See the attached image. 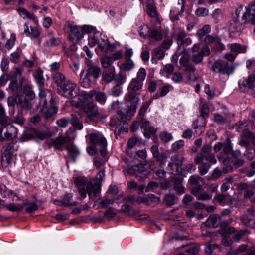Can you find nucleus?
Returning <instances> with one entry per match:
<instances>
[{"label": "nucleus", "mask_w": 255, "mask_h": 255, "mask_svg": "<svg viewBox=\"0 0 255 255\" xmlns=\"http://www.w3.org/2000/svg\"><path fill=\"white\" fill-rule=\"evenodd\" d=\"M143 86V83L136 79H133L129 83L128 92L125 94V100L130 103L127 106V109L123 111H119L118 115L122 120L129 119L135 113L139 101L140 91Z\"/></svg>", "instance_id": "obj_1"}, {"label": "nucleus", "mask_w": 255, "mask_h": 255, "mask_svg": "<svg viewBox=\"0 0 255 255\" xmlns=\"http://www.w3.org/2000/svg\"><path fill=\"white\" fill-rule=\"evenodd\" d=\"M75 184L78 189L79 193L82 199L86 198L88 195L90 199H92L93 195L98 197L101 194V186L93 179H87L83 177H78L75 179Z\"/></svg>", "instance_id": "obj_2"}, {"label": "nucleus", "mask_w": 255, "mask_h": 255, "mask_svg": "<svg viewBox=\"0 0 255 255\" xmlns=\"http://www.w3.org/2000/svg\"><path fill=\"white\" fill-rule=\"evenodd\" d=\"M79 98L80 100L79 106L86 113L87 117L90 120H93L95 118L99 117L98 109L94 105L91 100V95L89 93L82 91Z\"/></svg>", "instance_id": "obj_3"}, {"label": "nucleus", "mask_w": 255, "mask_h": 255, "mask_svg": "<svg viewBox=\"0 0 255 255\" xmlns=\"http://www.w3.org/2000/svg\"><path fill=\"white\" fill-rule=\"evenodd\" d=\"M245 12L243 13L241 17V21H239V13L236 10V17H234L231 26L236 32H239L244 28V24L249 23L252 24H255V12H250V10L245 8Z\"/></svg>", "instance_id": "obj_4"}, {"label": "nucleus", "mask_w": 255, "mask_h": 255, "mask_svg": "<svg viewBox=\"0 0 255 255\" xmlns=\"http://www.w3.org/2000/svg\"><path fill=\"white\" fill-rule=\"evenodd\" d=\"M88 43L91 47L97 45L99 48L103 52H106L111 46L108 38L98 32L95 33L93 36L89 37Z\"/></svg>", "instance_id": "obj_5"}, {"label": "nucleus", "mask_w": 255, "mask_h": 255, "mask_svg": "<svg viewBox=\"0 0 255 255\" xmlns=\"http://www.w3.org/2000/svg\"><path fill=\"white\" fill-rule=\"evenodd\" d=\"M0 141L9 140L17 136V128L10 123H0Z\"/></svg>", "instance_id": "obj_6"}, {"label": "nucleus", "mask_w": 255, "mask_h": 255, "mask_svg": "<svg viewBox=\"0 0 255 255\" xmlns=\"http://www.w3.org/2000/svg\"><path fill=\"white\" fill-rule=\"evenodd\" d=\"M78 88V86L76 83L68 80L65 81V83L58 88V93L63 96L72 98L77 95Z\"/></svg>", "instance_id": "obj_7"}, {"label": "nucleus", "mask_w": 255, "mask_h": 255, "mask_svg": "<svg viewBox=\"0 0 255 255\" xmlns=\"http://www.w3.org/2000/svg\"><path fill=\"white\" fill-rule=\"evenodd\" d=\"M211 69L214 72L218 73L220 75L233 74L235 67L233 65H229L226 61L222 60H216L212 65Z\"/></svg>", "instance_id": "obj_8"}, {"label": "nucleus", "mask_w": 255, "mask_h": 255, "mask_svg": "<svg viewBox=\"0 0 255 255\" xmlns=\"http://www.w3.org/2000/svg\"><path fill=\"white\" fill-rule=\"evenodd\" d=\"M212 147L210 145H204L201 151V152L197 155L195 159V161L197 164L202 163L205 159L211 164L216 163V159L214 154L211 153Z\"/></svg>", "instance_id": "obj_9"}, {"label": "nucleus", "mask_w": 255, "mask_h": 255, "mask_svg": "<svg viewBox=\"0 0 255 255\" xmlns=\"http://www.w3.org/2000/svg\"><path fill=\"white\" fill-rule=\"evenodd\" d=\"M70 29L69 39L73 46L77 44L78 41L83 37V31L81 27L73 23L69 24Z\"/></svg>", "instance_id": "obj_10"}, {"label": "nucleus", "mask_w": 255, "mask_h": 255, "mask_svg": "<svg viewBox=\"0 0 255 255\" xmlns=\"http://www.w3.org/2000/svg\"><path fill=\"white\" fill-rule=\"evenodd\" d=\"M144 166L141 164L128 166L125 169L126 172L130 175H135L140 181H142L147 176V171L144 169Z\"/></svg>", "instance_id": "obj_11"}, {"label": "nucleus", "mask_w": 255, "mask_h": 255, "mask_svg": "<svg viewBox=\"0 0 255 255\" xmlns=\"http://www.w3.org/2000/svg\"><path fill=\"white\" fill-rule=\"evenodd\" d=\"M18 148L19 145L16 142L10 143L5 149L4 153L2 156V163L3 164L5 163V166L11 163L13 154L18 151Z\"/></svg>", "instance_id": "obj_12"}, {"label": "nucleus", "mask_w": 255, "mask_h": 255, "mask_svg": "<svg viewBox=\"0 0 255 255\" xmlns=\"http://www.w3.org/2000/svg\"><path fill=\"white\" fill-rule=\"evenodd\" d=\"M90 142L94 145H98L102 149H105L107 146V141L102 134L99 132L91 133L88 135Z\"/></svg>", "instance_id": "obj_13"}, {"label": "nucleus", "mask_w": 255, "mask_h": 255, "mask_svg": "<svg viewBox=\"0 0 255 255\" xmlns=\"http://www.w3.org/2000/svg\"><path fill=\"white\" fill-rule=\"evenodd\" d=\"M203 186L199 185L192 188L191 193L196 197L197 200L206 201L210 200L212 198V194L206 192H202Z\"/></svg>", "instance_id": "obj_14"}, {"label": "nucleus", "mask_w": 255, "mask_h": 255, "mask_svg": "<svg viewBox=\"0 0 255 255\" xmlns=\"http://www.w3.org/2000/svg\"><path fill=\"white\" fill-rule=\"evenodd\" d=\"M87 69L86 71V74H88L94 80L97 79L101 75V69L99 67L94 64L91 60H87Z\"/></svg>", "instance_id": "obj_15"}, {"label": "nucleus", "mask_w": 255, "mask_h": 255, "mask_svg": "<svg viewBox=\"0 0 255 255\" xmlns=\"http://www.w3.org/2000/svg\"><path fill=\"white\" fill-rule=\"evenodd\" d=\"M207 226L212 228H217L219 226L224 227L227 226V223L225 221H222L220 217L214 214L210 215L205 222Z\"/></svg>", "instance_id": "obj_16"}, {"label": "nucleus", "mask_w": 255, "mask_h": 255, "mask_svg": "<svg viewBox=\"0 0 255 255\" xmlns=\"http://www.w3.org/2000/svg\"><path fill=\"white\" fill-rule=\"evenodd\" d=\"M210 52L209 47L205 45L202 47L199 53H192L191 56L192 61L196 64H200L202 62L204 56L209 55Z\"/></svg>", "instance_id": "obj_17"}, {"label": "nucleus", "mask_w": 255, "mask_h": 255, "mask_svg": "<svg viewBox=\"0 0 255 255\" xmlns=\"http://www.w3.org/2000/svg\"><path fill=\"white\" fill-rule=\"evenodd\" d=\"M37 109L39 112H42L43 116L46 119L51 117L53 114L57 112V107L55 106H52L51 107H47L46 105L41 104L39 103L37 105Z\"/></svg>", "instance_id": "obj_18"}, {"label": "nucleus", "mask_w": 255, "mask_h": 255, "mask_svg": "<svg viewBox=\"0 0 255 255\" xmlns=\"http://www.w3.org/2000/svg\"><path fill=\"white\" fill-rule=\"evenodd\" d=\"M70 141L69 137L60 136L53 139L51 141V147H53L55 149L62 150L65 144Z\"/></svg>", "instance_id": "obj_19"}, {"label": "nucleus", "mask_w": 255, "mask_h": 255, "mask_svg": "<svg viewBox=\"0 0 255 255\" xmlns=\"http://www.w3.org/2000/svg\"><path fill=\"white\" fill-rule=\"evenodd\" d=\"M204 41L206 44L214 43L218 46L220 50H223L225 49V46L221 43V38L216 34L206 36L205 38Z\"/></svg>", "instance_id": "obj_20"}, {"label": "nucleus", "mask_w": 255, "mask_h": 255, "mask_svg": "<svg viewBox=\"0 0 255 255\" xmlns=\"http://www.w3.org/2000/svg\"><path fill=\"white\" fill-rule=\"evenodd\" d=\"M141 127L144 130V134L145 137L150 138L151 134H153L156 132L155 128L149 125V122L143 118L140 120Z\"/></svg>", "instance_id": "obj_21"}, {"label": "nucleus", "mask_w": 255, "mask_h": 255, "mask_svg": "<svg viewBox=\"0 0 255 255\" xmlns=\"http://www.w3.org/2000/svg\"><path fill=\"white\" fill-rule=\"evenodd\" d=\"M17 101L18 102L17 105L24 111H29L32 108L31 101L24 98L22 95H18Z\"/></svg>", "instance_id": "obj_22"}, {"label": "nucleus", "mask_w": 255, "mask_h": 255, "mask_svg": "<svg viewBox=\"0 0 255 255\" xmlns=\"http://www.w3.org/2000/svg\"><path fill=\"white\" fill-rule=\"evenodd\" d=\"M33 135L34 139L39 140H44L46 139L51 137L52 135V132L49 130H40L39 129H34Z\"/></svg>", "instance_id": "obj_23"}, {"label": "nucleus", "mask_w": 255, "mask_h": 255, "mask_svg": "<svg viewBox=\"0 0 255 255\" xmlns=\"http://www.w3.org/2000/svg\"><path fill=\"white\" fill-rule=\"evenodd\" d=\"M204 120L202 118H198L194 122L193 127L197 135H200L204 132Z\"/></svg>", "instance_id": "obj_24"}, {"label": "nucleus", "mask_w": 255, "mask_h": 255, "mask_svg": "<svg viewBox=\"0 0 255 255\" xmlns=\"http://www.w3.org/2000/svg\"><path fill=\"white\" fill-rule=\"evenodd\" d=\"M91 77L86 74L85 70H82L80 75L79 83L80 85L84 88L90 87L92 83Z\"/></svg>", "instance_id": "obj_25"}, {"label": "nucleus", "mask_w": 255, "mask_h": 255, "mask_svg": "<svg viewBox=\"0 0 255 255\" xmlns=\"http://www.w3.org/2000/svg\"><path fill=\"white\" fill-rule=\"evenodd\" d=\"M150 151L153 157L157 162H162L166 158L164 153L159 152L158 147L157 145H153L150 148Z\"/></svg>", "instance_id": "obj_26"}, {"label": "nucleus", "mask_w": 255, "mask_h": 255, "mask_svg": "<svg viewBox=\"0 0 255 255\" xmlns=\"http://www.w3.org/2000/svg\"><path fill=\"white\" fill-rule=\"evenodd\" d=\"M23 93L24 95V98L28 99L31 101L35 97V94L33 90L32 87L30 85L26 84L23 86Z\"/></svg>", "instance_id": "obj_27"}, {"label": "nucleus", "mask_w": 255, "mask_h": 255, "mask_svg": "<svg viewBox=\"0 0 255 255\" xmlns=\"http://www.w3.org/2000/svg\"><path fill=\"white\" fill-rule=\"evenodd\" d=\"M52 78L58 88H60V86L65 83V81L68 80H66L65 76L59 72H55L54 73H53Z\"/></svg>", "instance_id": "obj_28"}, {"label": "nucleus", "mask_w": 255, "mask_h": 255, "mask_svg": "<svg viewBox=\"0 0 255 255\" xmlns=\"http://www.w3.org/2000/svg\"><path fill=\"white\" fill-rule=\"evenodd\" d=\"M174 182V189L178 194H182L185 192V189L182 184V179L181 178L174 177L172 179Z\"/></svg>", "instance_id": "obj_29"}, {"label": "nucleus", "mask_w": 255, "mask_h": 255, "mask_svg": "<svg viewBox=\"0 0 255 255\" xmlns=\"http://www.w3.org/2000/svg\"><path fill=\"white\" fill-rule=\"evenodd\" d=\"M17 11L20 16L23 19H32L36 23L38 22V20L36 16L33 14L30 13L25 9L23 8H19L17 9Z\"/></svg>", "instance_id": "obj_30"}, {"label": "nucleus", "mask_w": 255, "mask_h": 255, "mask_svg": "<svg viewBox=\"0 0 255 255\" xmlns=\"http://www.w3.org/2000/svg\"><path fill=\"white\" fill-rule=\"evenodd\" d=\"M115 68H110V69H106L102 76L103 81L107 83L112 82L114 78Z\"/></svg>", "instance_id": "obj_31"}, {"label": "nucleus", "mask_w": 255, "mask_h": 255, "mask_svg": "<svg viewBox=\"0 0 255 255\" xmlns=\"http://www.w3.org/2000/svg\"><path fill=\"white\" fill-rule=\"evenodd\" d=\"M66 150L69 155L73 159L74 161H75L76 158L80 154V151L78 148L71 144L66 146Z\"/></svg>", "instance_id": "obj_32"}, {"label": "nucleus", "mask_w": 255, "mask_h": 255, "mask_svg": "<svg viewBox=\"0 0 255 255\" xmlns=\"http://www.w3.org/2000/svg\"><path fill=\"white\" fill-rule=\"evenodd\" d=\"M199 251V247L192 245L189 247L184 252L180 253L177 255H196Z\"/></svg>", "instance_id": "obj_33"}, {"label": "nucleus", "mask_w": 255, "mask_h": 255, "mask_svg": "<svg viewBox=\"0 0 255 255\" xmlns=\"http://www.w3.org/2000/svg\"><path fill=\"white\" fill-rule=\"evenodd\" d=\"M148 14L150 16L154 17L156 16L157 13L155 10V6L153 0H146Z\"/></svg>", "instance_id": "obj_34"}, {"label": "nucleus", "mask_w": 255, "mask_h": 255, "mask_svg": "<svg viewBox=\"0 0 255 255\" xmlns=\"http://www.w3.org/2000/svg\"><path fill=\"white\" fill-rule=\"evenodd\" d=\"M113 62L110 56L105 55L101 57V64L104 69H110V68L114 67L112 66Z\"/></svg>", "instance_id": "obj_35"}, {"label": "nucleus", "mask_w": 255, "mask_h": 255, "mask_svg": "<svg viewBox=\"0 0 255 255\" xmlns=\"http://www.w3.org/2000/svg\"><path fill=\"white\" fill-rule=\"evenodd\" d=\"M22 208L25 207V211L28 213H32L38 208V205L35 202L30 203L28 202H24L22 203Z\"/></svg>", "instance_id": "obj_36"}, {"label": "nucleus", "mask_w": 255, "mask_h": 255, "mask_svg": "<svg viewBox=\"0 0 255 255\" xmlns=\"http://www.w3.org/2000/svg\"><path fill=\"white\" fill-rule=\"evenodd\" d=\"M134 65L133 62L130 58H128L120 66V69L122 71H129L133 68Z\"/></svg>", "instance_id": "obj_37"}, {"label": "nucleus", "mask_w": 255, "mask_h": 255, "mask_svg": "<svg viewBox=\"0 0 255 255\" xmlns=\"http://www.w3.org/2000/svg\"><path fill=\"white\" fill-rule=\"evenodd\" d=\"M229 47H230L231 51L232 52H234L235 53V54H237L238 53H244L246 51L245 48L239 44H231L229 45Z\"/></svg>", "instance_id": "obj_38"}, {"label": "nucleus", "mask_w": 255, "mask_h": 255, "mask_svg": "<svg viewBox=\"0 0 255 255\" xmlns=\"http://www.w3.org/2000/svg\"><path fill=\"white\" fill-rule=\"evenodd\" d=\"M61 43V40L59 38L52 37L48 40H47L44 44L45 46L50 47L56 46Z\"/></svg>", "instance_id": "obj_39"}, {"label": "nucleus", "mask_w": 255, "mask_h": 255, "mask_svg": "<svg viewBox=\"0 0 255 255\" xmlns=\"http://www.w3.org/2000/svg\"><path fill=\"white\" fill-rule=\"evenodd\" d=\"M210 31V26L209 25H205L198 31L197 35L199 37V39H202L206 34L209 33Z\"/></svg>", "instance_id": "obj_40"}, {"label": "nucleus", "mask_w": 255, "mask_h": 255, "mask_svg": "<svg viewBox=\"0 0 255 255\" xmlns=\"http://www.w3.org/2000/svg\"><path fill=\"white\" fill-rule=\"evenodd\" d=\"M160 202V198L156 196L154 194H148L147 195V205H152L153 206L159 203Z\"/></svg>", "instance_id": "obj_41"}, {"label": "nucleus", "mask_w": 255, "mask_h": 255, "mask_svg": "<svg viewBox=\"0 0 255 255\" xmlns=\"http://www.w3.org/2000/svg\"><path fill=\"white\" fill-rule=\"evenodd\" d=\"M72 196L71 194L65 195L62 199L63 205L64 206H75L77 205L76 202L72 201Z\"/></svg>", "instance_id": "obj_42"}, {"label": "nucleus", "mask_w": 255, "mask_h": 255, "mask_svg": "<svg viewBox=\"0 0 255 255\" xmlns=\"http://www.w3.org/2000/svg\"><path fill=\"white\" fill-rule=\"evenodd\" d=\"M34 76L36 82L39 85H42L44 83V77L42 70L40 69L36 70Z\"/></svg>", "instance_id": "obj_43"}, {"label": "nucleus", "mask_w": 255, "mask_h": 255, "mask_svg": "<svg viewBox=\"0 0 255 255\" xmlns=\"http://www.w3.org/2000/svg\"><path fill=\"white\" fill-rule=\"evenodd\" d=\"M22 87L21 84L20 86L18 85L17 81L16 79H12L9 85V88L13 92H19Z\"/></svg>", "instance_id": "obj_44"}, {"label": "nucleus", "mask_w": 255, "mask_h": 255, "mask_svg": "<svg viewBox=\"0 0 255 255\" xmlns=\"http://www.w3.org/2000/svg\"><path fill=\"white\" fill-rule=\"evenodd\" d=\"M203 179L197 175H193L190 177L188 182L192 185H197L200 182L202 183Z\"/></svg>", "instance_id": "obj_45"}, {"label": "nucleus", "mask_w": 255, "mask_h": 255, "mask_svg": "<svg viewBox=\"0 0 255 255\" xmlns=\"http://www.w3.org/2000/svg\"><path fill=\"white\" fill-rule=\"evenodd\" d=\"M0 189L1 195L4 198L10 197L13 194L12 191L9 190L4 184L0 185Z\"/></svg>", "instance_id": "obj_46"}, {"label": "nucleus", "mask_w": 255, "mask_h": 255, "mask_svg": "<svg viewBox=\"0 0 255 255\" xmlns=\"http://www.w3.org/2000/svg\"><path fill=\"white\" fill-rule=\"evenodd\" d=\"M160 139L163 142L166 143L172 140L173 136L171 133L163 131L160 134Z\"/></svg>", "instance_id": "obj_47"}, {"label": "nucleus", "mask_w": 255, "mask_h": 255, "mask_svg": "<svg viewBox=\"0 0 255 255\" xmlns=\"http://www.w3.org/2000/svg\"><path fill=\"white\" fill-rule=\"evenodd\" d=\"M148 37L152 38L156 41H160L162 38L161 32L156 30H152L149 32Z\"/></svg>", "instance_id": "obj_48"}, {"label": "nucleus", "mask_w": 255, "mask_h": 255, "mask_svg": "<svg viewBox=\"0 0 255 255\" xmlns=\"http://www.w3.org/2000/svg\"><path fill=\"white\" fill-rule=\"evenodd\" d=\"M218 245L209 243L205 247L206 255H217L213 252V250L217 249Z\"/></svg>", "instance_id": "obj_49"}, {"label": "nucleus", "mask_w": 255, "mask_h": 255, "mask_svg": "<svg viewBox=\"0 0 255 255\" xmlns=\"http://www.w3.org/2000/svg\"><path fill=\"white\" fill-rule=\"evenodd\" d=\"M171 89H172V87L170 84L163 86L162 87L159 94H156L157 98L165 96Z\"/></svg>", "instance_id": "obj_50"}, {"label": "nucleus", "mask_w": 255, "mask_h": 255, "mask_svg": "<svg viewBox=\"0 0 255 255\" xmlns=\"http://www.w3.org/2000/svg\"><path fill=\"white\" fill-rule=\"evenodd\" d=\"M186 34L184 30H180L178 32L175 37V40L178 45H182V42L184 40Z\"/></svg>", "instance_id": "obj_51"}, {"label": "nucleus", "mask_w": 255, "mask_h": 255, "mask_svg": "<svg viewBox=\"0 0 255 255\" xmlns=\"http://www.w3.org/2000/svg\"><path fill=\"white\" fill-rule=\"evenodd\" d=\"M168 166L171 169V173L173 174H178L181 172L182 167L180 166L177 165L173 162H169Z\"/></svg>", "instance_id": "obj_52"}, {"label": "nucleus", "mask_w": 255, "mask_h": 255, "mask_svg": "<svg viewBox=\"0 0 255 255\" xmlns=\"http://www.w3.org/2000/svg\"><path fill=\"white\" fill-rule=\"evenodd\" d=\"M146 75V72L145 69L144 68H140L137 73L136 78L134 79L143 83V81L145 79Z\"/></svg>", "instance_id": "obj_53"}, {"label": "nucleus", "mask_w": 255, "mask_h": 255, "mask_svg": "<svg viewBox=\"0 0 255 255\" xmlns=\"http://www.w3.org/2000/svg\"><path fill=\"white\" fill-rule=\"evenodd\" d=\"M32 139H34L33 130L23 132L20 138V140L22 142H25Z\"/></svg>", "instance_id": "obj_54"}, {"label": "nucleus", "mask_w": 255, "mask_h": 255, "mask_svg": "<svg viewBox=\"0 0 255 255\" xmlns=\"http://www.w3.org/2000/svg\"><path fill=\"white\" fill-rule=\"evenodd\" d=\"M5 207L11 212H19L22 210V204L16 205L13 203H11L5 205Z\"/></svg>", "instance_id": "obj_55"}, {"label": "nucleus", "mask_w": 255, "mask_h": 255, "mask_svg": "<svg viewBox=\"0 0 255 255\" xmlns=\"http://www.w3.org/2000/svg\"><path fill=\"white\" fill-rule=\"evenodd\" d=\"M165 204L168 206L172 205L176 203V198L173 195H166L164 198Z\"/></svg>", "instance_id": "obj_56"}, {"label": "nucleus", "mask_w": 255, "mask_h": 255, "mask_svg": "<svg viewBox=\"0 0 255 255\" xmlns=\"http://www.w3.org/2000/svg\"><path fill=\"white\" fill-rule=\"evenodd\" d=\"M210 112V109L207 104L205 103L203 104L201 109V117L199 118H202L204 120L205 117H208Z\"/></svg>", "instance_id": "obj_57"}, {"label": "nucleus", "mask_w": 255, "mask_h": 255, "mask_svg": "<svg viewBox=\"0 0 255 255\" xmlns=\"http://www.w3.org/2000/svg\"><path fill=\"white\" fill-rule=\"evenodd\" d=\"M48 93L49 92L48 91L47 92L46 91L42 89L41 88H39V96L40 98V101L39 102V103L44 105L47 104V101L45 99V98Z\"/></svg>", "instance_id": "obj_58"}, {"label": "nucleus", "mask_w": 255, "mask_h": 255, "mask_svg": "<svg viewBox=\"0 0 255 255\" xmlns=\"http://www.w3.org/2000/svg\"><path fill=\"white\" fill-rule=\"evenodd\" d=\"M71 123L75 129L81 130L83 128V125L77 118H74L71 120Z\"/></svg>", "instance_id": "obj_59"}, {"label": "nucleus", "mask_w": 255, "mask_h": 255, "mask_svg": "<svg viewBox=\"0 0 255 255\" xmlns=\"http://www.w3.org/2000/svg\"><path fill=\"white\" fill-rule=\"evenodd\" d=\"M184 141L183 140L176 141L172 145V149L174 151H177L183 147Z\"/></svg>", "instance_id": "obj_60"}, {"label": "nucleus", "mask_w": 255, "mask_h": 255, "mask_svg": "<svg viewBox=\"0 0 255 255\" xmlns=\"http://www.w3.org/2000/svg\"><path fill=\"white\" fill-rule=\"evenodd\" d=\"M96 100L101 104H104L106 101V96L104 92H98L96 94Z\"/></svg>", "instance_id": "obj_61"}, {"label": "nucleus", "mask_w": 255, "mask_h": 255, "mask_svg": "<svg viewBox=\"0 0 255 255\" xmlns=\"http://www.w3.org/2000/svg\"><path fill=\"white\" fill-rule=\"evenodd\" d=\"M100 200V204L102 208L107 207L110 204H112L114 202V200L109 199L106 198L99 199Z\"/></svg>", "instance_id": "obj_62"}, {"label": "nucleus", "mask_w": 255, "mask_h": 255, "mask_svg": "<svg viewBox=\"0 0 255 255\" xmlns=\"http://www.w3.org/2000/svg\"><path fill=\"white\" fill-rule=\"evenodd\" d=\"M158 183L155 181H150L145 188V192H149L158 187Z\"/></svg>", "instance_id": "obj_63"}, {"label": "nucleus", "mask_w": 255, "mask_h": 255, "mask_svg": "<svg viewBox=\"0 0 255 255\" xmlns=\"http://www.w3.org/2000/svg\"><path fill=\"white\" fill-rule=\"evenodd\" d=\"M20 54L21 52L19 50H17L12 53L10 55L11 61L14 63H17L19 61Z\"/></svg>", "instance_id": "obj_64"}]
</instances>
